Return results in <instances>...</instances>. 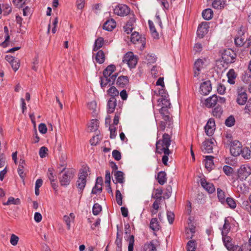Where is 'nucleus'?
Here are the masks:
<instances>
[{
	"mask_svg": "<svg viewBox=\"0 0 251 251\" xmlns=\"http://www.w3.org/2000/svg\"><path fill=\"white\" fill-rule=\"evenodd\" d=\"M158 245V242L156 240H152L149 243L144 245L145 251H156V247Z\"/></svg>",
	"mask_w": 251,
	"mask_h": 251,
	"instance_id": "obj_21",
	"label": "nucleus"
},
{
	"mask_svg": "<svg viewBox=\"0 0 251 251\" xmlns=\"http://www.w3.org/2000/svg\"><path fill=\"white\" fill-rule=\"evenodd\" d=\"M236 57V54L234 51L229 49L225 50L222 56L223 59L227 63L234 62Z\"/></svg>",
	"mask_w": 251,
	"mask_h": 251,
	"instance_id": "obj_11",
	"label": "nucleus"
},
{
	"mask_svg": "<svg viewBox=\"0 0 251 251\" xmlns=\"http://www.w3.org/2000/svg\"><path fill=\"white\" fill-rule=\"evenodd\" d=\"M101 211V206L98 203H95L93 206L92 212L94 215H98Z\"/></svg>",
	"mask_w": 251,
	"mask_h": 251,
	"instance_id": "obj_49",
	"label": "nucleus"
},
{
	"mask_svg": "<svg viewBox=\"0 0 251 251\" xmlns=\"http://www.w3.org/2000/svg\"><path fill=\"white\" fill-rule=\"evenodd\" d=\"M115 70V67L114 65H110L105 69L103 72L104 76H111L112 73Z\"/></svg>",
	"mask_w": 251,
	"mask_h": 251,
	"instance_id": "obj_32",
	"label": "nucleus"
},
{
	"mask_svg": "<svg viewBox=\"0 0 251 251\" xmlns=\"http://www.w3.org/2000/svg\"><path fill=\"white\" fill-rule=\"evenodd\" d=\"M104 40L102 37H99L95 42V44L93 48V51H97L103 45Z\"/></svg>",
	"mask_w": 251,
	"mask_h": 251,
	"instance_id": "obj_36",
	"label": "nucleus"
},
{
	"mask_svg": "<svg viewBox=\"0 0 251 251\" xmlns=\"http://www.w3.org/2000/svg\"><path fill=\"white\" fill-rule=\"evenodd\" d=\"M215 124L214 119H209L204 126L205 132L209 136H212L215 130Z\"/></svg>",
	"mask_w": 251,
	"mask_h": 251,
	"instance_id": "obj_15",
	"label": "nucleus"
},
{
	"mask_svg": "<svg viewBox=\"0 0 251 251\" xmlns=\"http://www.w3.org/2000/svg\"><path fill=\"white\" fill-rule=\"evenodd\" d=\"M104 54L102 50L98 51L95 57L96 61L99 64H102L104 62Z\"/></svg>",
	"mask_w": 251,
	"mask_h": 251,
	"instance_id": "obj_34",
	"label": "nucleus"
},
{
	"mask_svg": "<svg viewBox=\"0 0 251 251\" xmlns=\"http://www.w3.org/2000/svg\"><path fill=\"white\" fill-rule=\"evenodd\" d=\"M159 112L161 114L162 119L166 122L168 127H170L173 125L172 118L169 115V112L167 108L165 107H162L159 110Z\"/></svg>",
	"mask_w": 251,
	"mask_h": 251,
	"instance_id": "obj_13",
	"label": "nucleus"
},
{
	"mask_svg": "<svg viewBox=\"0 0 251 251\" xmlns=\"http://www.w3.org/2000/svg\"><path fill=\"white\" fill-rule=\"evenodd\" d=\"M20 203V200L19 199L17 198L15 199L14 198L10 197L8 198V201L3 202V204L4 205H8L10 204H19Z\"/></svg>",
	"mask_w": 251,
	"mask_h": 251,
	"instance_id": "obj_40",
	"label": "nucleus"
},
{
	"mask_svg": "<svg viewBox=\"0 0 251 251\" xmlns=\"http://www.w3.org/2000/svg\"><path fill=\"white\" fill-rule=\"evenodd\" d=\"M242 80L246 83L251 82V74L249 72H246L242 77Z\"/></svg>",
	"mask_w": 251,
	"mask_h": 251,
	"instance_id": "obj_50",
	"label": "nucleus"
},
{
	"mask_svg": "<svg viewBox=\"0 0 251 251\" xmlns=\"http://www.w3.org/2000/svg\"><path fill=\"white\" fill-rule=\"evenodd\" d=\"M205 59H198L195 61L194 67V75L195 77L200 78L201 70L205 66Z\"/></svg>",
	"mask_w": 251,
	"mask_h": 251,
	"instance_id": "obj_6",
	"label": "nucleus"
},
{
	"mask_svg": "<svg viewBox=\"0 0 251 251\" xmlns=\"http://www.w3.org/2000/svg\"><path fill=\"white\" fill-rule=\"evenodd\" d=\"M99 126V121L96 119H93L91 121L89 128L90 131L93 132L97 130Z\"/></svg>",
	"mask_w": 251,
	"mask_h": 251,
	"instance_id": "obj_38",
	"label": "nucleus"
},
{
	"mask_svg": "<svg viewBox=\"0 0 251 251\" xmlns=\"http://www.w3.org/2000/svg\"><path fill=\"white\" fill-rule=\"evenodd\" d=\"M130 12V9L125 4H119L114 9V13L120 16L128 15Z\"/></svg>",
	"mask_w": 251,
	"mask_h": 251,
	"instance_id": "obj_10",
	"label": "nucleus"
},
{
	"mask_svg": "<svg viewBox=\"0 0 251 251\" xmlns=\"http://www.w3.org/2000/svg\"><path fill=\"white\" fill-rule=\"evenodd\" d=\"M123 62L128 65L130 68H134L137 63V59L132 52H128L124 56Z\"/></svg>",
	"mask_w": 251,
	"mask_h": 251,
	"instance_id": "obj_4",
	"label": "nucleus"
},
{
	"mask_svg": "<svg viewBox=\"0 0 251 251\" xmlns=\"http://www.w3.org/2000/svg\"><path fill=\"white\" fill-rule=\"evenodd\" d=\"M242 151V145L239 141L234 140L231 142L230 151L233 156H238Z\"/></svg>",
	"mask_w": 251,
	"mask_h": 251,
	"instance_id": "obj_5",
	"label": "nucleus"
},
{
	"mask_svg": "<svg viewBox=\"0 0 251 251\" xmlns=\"http://www.w3.org/2000/svg\"><path fill=\"white\" fill-rule=\"evenodd\" d=\"M129 83L128 77L127 76L121 75L119 76L117 80L116 84L121 88L126 87Z\"/></svg>",
	"mask_w": 251,
	"mask_h": 251,
	"instance_id": "obj_22",
	"label": "nucleus"
},
{
	"mask_svg": "<svg viewBox=\"0 0 251 251\" xmlns=\"http://www.w3.org/2000/svg\"><path fill=\"white\" fill-rule=\"evenodd\" d=\"M209 28L208 25L206 22H203L198 26L197 30V35L200 38L203 37L205 34L208 32V28Z\"/></svg>",
	"mask_w": 251,
	"mask_h": 251,
	"instance_id": "obj_17",
	"label": "nucleus"
},
{
	"mask_svg": "<svg viewBox=\"0 0 251 251\" xmlns=\"http://www.w3.org/2000/svg\"><path fill=\"white\" fill-rule=\"evenodd\" d=\"M163 153H164V155L162 156V163L165 165H167V162L168 161V155L171 153L170 151H163Z\"/></svg>",
	"mask_w": 251,
	"mask_h": 251,
	"instance_id": "obj_54",
	"label": "nucleus"
},
{
	"mask_svg": "<svg viewBox=\"0 0 251 251\" xmlns=\"http://www.w3.org/2000/svg\"><path fill=\"white\" fill-rule=\"evenodd\" d=\"M75 171L73 169H67L64 167L59 174V182L62 186L66 187L70 183L73 178Z\"/></svg>",
	"mask_w": 251,
	"mask_h": 251,
	"instance_id": "obj_1",
	"label": "nucleus"
},
{
	"mask_svg": "<svg viewBox=\"0 0 251 251\" xmlns=\"http://www.w3.org/2000/svg\"><path fill=\"white\" fill-rule=\"evenodd\" d=\"M113 157L117 161L120 160L121 159V153L118 150H115L113 151L112 153Z\"/></svg>",
	"mask_w": 251,
	"mask_h": 251,
	"instance_id": "obj_58",
	"label": "nucleus"
},
{
	"mask_svg": "<svg viewBox=\"0 0 251 251\" xmlns=\"http://www.w3.org/2000/svg\"><path fill=\"white\" fill-rule=\"evenodd\" d=\"M223 241L225 247L228 251L231 250L232 248L233 247L232 244V239L230 237L227 236L226 235L223 236Z\"/></svg>",
	"mask_w": 251,
	"mask_h": 251,
	"instance_id": "obj_27",
	"label": "nucleus"
},
{
	"mask_svg": "<svg viewBox=\"0 0 251 251\" xmlns=\"http://www.w3.org/2000/svg\"><path fill=\"white\" fill-rule=\"evenodd\" d=\"M89 168L85 167L81 169L78 174V178L76 182V186L78 189V192L82 195L83 190L86 184V178L88 176Z\"/></svg>",
	"mask_w": 251,
	"mask_h": 251,
	"instance_id": "obj_3",
	"label": "nucleus"
},
{
	"mask_svg": "<svg viewBox=\"0 0 251 251\" xmlns=\"http://www.w3.org/2000/svg\"><path fill=\"white\" fill-rule=\"evenodd\" d=\"M19 237L16 235L12 234L10 237V242L13 246H16L18 242Z\"/></svg>",
	"mask_w": 251,
	"mask_h": 251,
	"instance_id": "obj_56",
	"label": "nucleus"
},
{
	"mask_svg": "<svg viewBox=\"0 0 251 251\" xmlns=\"http://www.w3.org/2000/svg\"><path fill=\"white\" fill-rule=\"evenodd\" d=\"M164 97H166V96H164ZM158 101H160L161 102L162 107H166V108H170L171 103L170 102V101L169 100L167 99V98H160L158 100Z\"/></svg>",
	"mask_w": 251,
	"mask_h": 251,
	"instance_id": "obj_48",
	"label": "nucleus"
},
{
	"mask_svg": "<svg viewBox=\"0 0 251 251\" xmlns=\"http://www.w3.org/2000/svg\"><path fill=\"white\" fill-rule=\"evenodd\" d=\"M213 15V11L210 8L204 10L202 13V17L206 20H210L212 18Z\"/></svg>",
	"mask_w": 251,
	"mask_h": 251,
	"instance_id": "obj_35",
	"label": "nucleus"
},
{
	"mask_svg": "<svg viewBox=\"0 0 251 251\" xmlns=\"http://www.w3.org/2000/svg\"><path fill=\"white\" fill-rule=\"evenodd\" d=\"M39 131L42 134H45L47 131V128L45 124H40L38 127Z\"/></svg>",
	"mask_w": 251,
	"mask_h": 251,
	"instance_id": "obj_63",
	"label": "nucleus"
},
{
	"mask_svg": "<svg viewBox=\"0 0 251 251\" xmlns=\"http://www.w3.org/2000/svg\"><path fill=\"white\" fill-rule=\"evenodd\" d=\"M116 25V22L113 19L107 20L104 23L103 28L107 31H111Z\"/></svg>",
	"mask_w": 251,
	"mask_h": 251,
	"instance_id": "obj_26",
	"label": "nucleus"
},
{
	"mask_svg": "<svg viewBox=\"0 0 251 251\" xmlns=\"http://www.w3.org/2000/svg\"><path fill=\"white\" fill-rule=\"evenodd\" d=\"M213 156L207 155L205 157V167L209 171H211L214 167Z\"/></svg>",
	"mask_w": 251,
	"mask_h": 251,
	"instance_id": "obj_25",
	"label": "nucleus"
},
{
	"mask_svg": "<svg viewBox=\"0 0 251 251\" xmlns=\"http://www.w3.org/2000/svg\"><path fill=\"white\" fill-rule=\"evenodd\" d=\"M230 229V224L227 218L225 219V223L222 230V236L226 235Z\"/></svg>",
	"mask_w": 251,
	"mask_h": 251,
	"instance_id": "obj_30",
	"label": "nucleus"
},
{
	"mask_svg": "<svg viewBox=\"0 0 251 251\" xmlns=\"http://www.w3.org/2000/svg\"><path fill=\"white\" fill-rule=\"evenodd\" d=\"M228 80L227 82L230 84H234L235 83V80L237 75L232 69H230L226 74Z\"/></svg>",
	"mask_w": 251,
	"mask_h": 251,
	"instance_id": "obj_24",
	"label": "nucleus"
},
{
	"mask_svg": "<svg viewBox=\"0 0 251 251\" xmlns=\"http://www.w3.org/2000/svg\"><path fill=\"white\" fill-rule=\"evenodd\" d=\"M218 101V97L213 95L205 100L204 104L207 107L214 106Z\"/></svg>",
	"mask_w": 251,
	"mask_h": 251,
	"instance_id": "obj_23",
	"label": "nucleus"
},
{
	"mask_svg": "<svg viewBox=\"0 0 251 251\" xmlns=\"http://www.w3.org/2000/svg\"><path fill=\"white\" fill-rule=\"evenodd\" d=\"M214 140L210 139L204 141L201 146V150L204 153H211L212 151Z\"/></svg>",
	"mask_w": 251,
	"mask_h": 251,
	"instance_id": "obj_14",
	"label": "nucleus"
},
{
	"mask_svg": "<svg viewBox=\"0 0 251 251\" xmlns=\"http://www.w3.org/2000/svg\"><path fill=\"white\" fill-rule=\"evenodd\" d=\"M11 65L13 70L17 71L20 67V61L18 59L16 58L11 63Z\"/></svg>",
	"mask_w": 251,
	"mask_h": 251,
	"instance_id": "obj_52",
	"label": "nucleus"
},
{
	"mask_svg": "<svg viewBox=\"0 0 251 251\" xmlns=\"http://www.w3.org/2000/svg\"><path fill=\"white\" fill-rule=\"evenodd\" d=\"M226 0H214L212 3V7L215 9H221L224 7Z\"/></svg>",
	"mask_w": 251,
	"mask_h": 251,
	"instance_id": "obj_29",
	"label": "nucleus"
},
{
	"mask_svg": "<svg viewBox=\"0 0 251 251\" xmlns=\"http://www.w3.org/2000/svg\"><path fill=\"white\" fill-rule=\"evenodd\" d=\"M114 176L117 182L121 183L122 184V187H123V184L125 181L124 173L121 171H117L115 172Z\"/></svg>",
	"mask_w": 251,
	"mask_h": 251,
	"instance_id": "obj_33",
	"label": "nucleus"
},
{
	"mask_svg": "<svg viewBox=\"0 0 251 251\" xmlns=\"http://www.w3.org/2000/svg\"><path fill=\"white\" fill-rule=\"evenodd\" d=\"M171 137L167 133H164L161 139L156 142V152L158 154L163 153V151H169V147L171 145Z\"/></svg>",
	"mask_w": 251,
	"mask_h": 251,
	"instance_id": "obj_2",
	"label": "nucleus"
},
{
	"mask_svg": "<svg viewBox=\"0 0 251 251\" xmlns=\"http://www.w3.org/2000/svg\"><path fill=\"white\" fill-rule=\"evenodd\" d=\"M196 249V243L195 240L189 241L187 244V251H195Z\"/></svg>",
	"mask_w": 251,
	"mask_h": 251,
	"instance_id": "obj_43",
	"label": "nucleus"
},
{
	"mask_svg": "<svg viewBox=\"0 0 251 251\" xmlns=\"http://www.w3.org/2000/svg\"><path fill=\"white\" fill-rule=\"evenodd\" d=\"M212 87L210 81L203 82L200 86V91L201 94L203 95H208L211 91Z\"/></svg>",
	"mask_w": 251,
	"mask_h": 251,
	"instance_id": "obj_18",
	"label": "nucleus"
},
{
	"mask_svg": "<svg viewBox=\"0 0 251 251\" xmlns=\"http://www.w3.org/2000/svg\"><path fill=\"white\" fill-rule=\"evenodd\" d=\"M148 24L152 36L155 39H158L159 38V35L156 30L153 22L149 20L148 21Z\"/></svg>",
	"mask_w": 251,
	"mask_h": 251,
	"instance_id": "obj_31",
	"label": "nucleus"
},
{
	"mask_svg": "<svg viewBox=\"0 0 251 251\" xmlns=\"http://www.w3.org/2000/svg\"><path fill=\"white\" fill-rule=\"evenodd\" d=\"M250 167L242 165L238 171V178L242 181L245 180L251 175Z\"/></svg>",
	"mask_w": 251,
	"mask_h": 251,
	"instance_id": "obj_8",
	"label": "nucleus"
},
{
	"mask_svg": "<svg viewBox=\"0 0 251 251\" xmlns=\"http://www.w3.org/2000/svg\"><path fill=\"white\" fill-rule=\"evenodd\" d=\"M225 202L232 209H234L236 207V203L235 200L232 198H226L225 200Z\"/></svg>",
	"mask_w": 251,
	"mask_h": 251,
	"instance_id": "obj_41",
	"label": "nucleus"
},
{
	"mask_svg": "<svg viewBox=\"0 0 251 251\" xmlns=\"http://www.w3.org/2000/svg\"><path fill=\"white\" fill-rule=\"evenodd\" d=\"M238 34L239 36L236 37L234 39L235 44L237 46L242 47L246 44L245 39L247 34L242 31H239Z\"/></svg>",
	"mask_w": 251,
	"mask_h": 251,
	"instance_id": "obj_19",
	"label": "nucleus"
},
{
	"mask_svg": "<svg viewBox=\"0 0 251 251\" xmlns=\"http://www.w3.org/2000/svg\"><path fill=\"white\" fill-rule=\"evenodd\" d=\"M100 142V139L99 135H97L96 136H93V137L90 140V143L92 146H96Z\"/></svg>",
	"mask_w": 251,
	"mask_h": 251,
	"instance_id": "obj_62",
	"label": "nucleus"
},
{
	"mask_svg": "<svg viewBox=\"0 0 251 251\" xmlns=\"http://www.w3.org/2000/svg\"><path fill=\"white\" fill-rule=\"evenodd\" d=\"M167 219L169 221V223L170 224H173L174 221L175 215L174 213L171 211H167Z\"/></svg>",
	"mask_w": 251,
	"mask_h": 251,
	"instance_id": "obj_60",
	"label": "nucleus"
},
{
	"mask_svg": "<svg viewBox=\"0 0 251 251\" xmlns=\"http://www.w3.org/2000/svg\"><path fill=\"white\" fill-rule=\"evenodd\" d=\"M223 171L227 176H230L233 172V168L229 166L225 165L223 167Z\"/></svg>",
	"mask_w": 251,
	"mask_h": 251,
	"instance_id": "obj_55",
	"label": "nucleus"
},
{
	"mask_svg": "<svg viewBox=\"0 0 251 251\" xmlns=\"http://www.w3.org/2000/svg\"><path fill=\"white\" fill-rule=\"evenodd\" d=\"M102 191V186L100 185H98V184H95V186L93 187L92 193L94 194H97V193H100Z\"/></svg>",
	"mask_w": 251,
	"mask_h": 251,
	"instance_id": "obj_59",
	"label": "nucleus"
},
{
	"mask_svg": "<svg viewBox=\"0 0 251 251\" xmlns=\"http://www.w3.org/2000/svg\"><path fill=\"white\" fill-rule=\"evenodd\" d=\"M201 186L209 194L213 193L215 188L214 185L206 181L205 178H202L200 180Z\"/></svg>",
	"mask_w": 251,
	"mask_h": 251,
	"instance_id": "obj_16",
	"label": "nucleus"
},
{
	"mask_svg": "<svg viewBox=\"0 0 251 251\" xmlns=\"http://www.w3.org/2000/svg\"><path fill=\"white\" fill-rule=\"evenodd\" d=\"M131 41L134 44H141V47L144 48L146 42L145 38L142 37L137 32H133L131 35Z\"/></svg>",
	"mask_w": 251,
	"mask_h": 251,
	"instance_id": "obj_12",
	"label": "nucleus"
},
{
	"mask_svg": "<svg viewBox=\"0 0 251 251\" xmlns=\"http://www.w3.org/2000/svg\"><path fill=\"white\" fill-rule=\"evenodd\" d=\"M3 11L4 15L9 14L12 11L11 6L8 4H4L3 5Z\"/></svg>",
	"mask_w": 251,
	"mask_h": 251,
	"instance_id": "obj_53",
	"label": "nucleus"
},
{
	"mask_svg": "<svg viewBox=\"0 0 251 251\" xmlns=\"http://www.w3.org/2000/svg\"><path fill=\"white\" fill-rule=\"evenodd\" d=\"M88 106L89 109L93 110V112H95L97 107V104L95 101H92L88 103Z\"/></svg>",
	"mask_w": 251,
	"mask_h": 251,
	"instance_id": "obj_61",
	"label": "nucleus"
},
{
	"mask_svg": "<svg viewBox=\"0 0 251 251\" xmlns=\"http://www.w3.org/2000/svg\"><path fill=\"white\" fill-rule=\"evenodd\" d=\"M134 244V237L132 235L130 236L129 240V245L128 247V251H133Z\"/></svg>",
	"mask_w": 251,
	"mask_h": 251,
	"instance_id": "obj_57",
	"label": "nucleus"
},
{
	"mask_svg": "<svg viewBox=\"0 0 251 251\" xmlns=\"http://www.w3.org/2000/svg\"><path fill=\"white\" fill-rule=\"evenodd\" d=\"M162 194V190L161 189H156L155 190V194L152 196V198L156 199V200L161 201L162 200L161 195Z\"/></svg>",
	"mask_w": 251,
	"mask_h": 251,
	"instance_id": "obj_51",
	"label": "nucleus"
},
{
	"mask_svg": "<svg viewBox=\"0 0 251 251\" xmlns=\"http://www.w3.org/2000/svg\"><path fill=\"white\" fill-rule=\"evenodd\" d=\"M122 199L123 196L120 191L117 189L116 191V200L118 205H122L123 204Z\"/></svg>",
	"mask_w": 251,
	"mask_h": 251,
	"instance_id": "obj_47",
	"label": "nucleus"
},
{
	"mask_svg": "<svg viewBox=\"0 0 251 251\" xmlns=\"http://www.w3.org/2000/svg\"><path fill=\"white\" fill-rule=\"evenodd\" d=\"M117 76V74H113L111 75V76H104L103 75L102 76L100 77V84L101 88H104L107 86V85L110 86L112 85Z\"/></svg>",
	"mask_w": 251,
	"mask_h": 251,
	"instance_id": "obj_7",
	"label": "nucleus"
},
{
	"mask_svg": "<svg viewBox=\"0 0 251 251\" xmlns=\"http://www.w3.org/2000/svg\"><path fill=\"white\" fill-rule=\"evenodd\" d=\"M48 178L50 180L52 188L55 191H57L58 185L56 175L53 168H50L48 169Z\"/></svg>",
	"mask_w": 251,
	"mask_h": 251,
	"instance_id": "obj_9",
	"label": "nucleus"
},
{
	"mask_svg": "<svg viewBox=\"0 0 251 251\" xmlns=\"http://www.w3.org/2000/svg\"><path fill=\"white\" fill-rule=\"evenodd\" d=\"M223 113V110L220 106H216L212 111L213 115L217 118H220Z\"/></svg>",
	"mask_w": 251,
	"mask_h": 251,
	"instance_id": "obj_42",
	"label": "nucleus"
},
{
	"mask_svg": "<svg viewBox=\"0 0 251 251\" xmlns=\"http://www.w3.org/2000/svg\"><path fill=\"white\" fill-rule=\"evenodd\" d=\"M150 228L154 231H157L159 229L160 226L157 218L151 219L150 223Z\"/></svg>",
	"mask_w": 251,
	"mask_h": 251,
	"instance_id": "obj_37",
	"label": "nucleus"
},
{
	"mask_svg": "<svg viewBox=\"0 0 251 251\" xmlns=\"http://www.w3.org/2000/svg\"><path fill=\"white\" fill-rule=\"evenodd\" d=\"M235 122L234 117L231 115L225 121V125L228 127H231L234 125Z\"/></svg>",
	"mask_w": 251,
	"mask_h": 251,
	"instance_id": "obj_46",
	"label": "nucleus"
},
{
	"mask_svg": "<svg viewBox=\"0 0 251 251\" xmlns=\"http://www.w3.org/2000/svg\"><path fill=\"white\" fill-rule=\"evenodd\" d=\"M107 93L111 97H114L115 96H118L119 95V91L115 87H111L107 90Z\"/></svg>",
	"mask_w": 251,
	"mask_h": 251,
	"instance_id": "obj_44",
	"label": "nucleus"
},
{
	"mask_svg": "<svg viewBox=\"0 0 251 251\" xmlns=\"http://www.w3.org/2000/svg\"><path fill=\"white\" fill-rule=\"evenodd\" d=\"M217 195L219 201L222 203H225L226 194L221 189H217Z\"/></svg>",
	"mask_w": 251,
	"mask_h": 251,
	"instance_id": "obj_39",
	"label": "nucleus"
},
{
	"mask_svg": "<svg viewBox=\"0 0 251 251\" xmlns=\"http://www.w3.org/2000/svg\"><path fill=\"white\" fill-rule=\"evenodd\" d=\"M157 180L159 184L162 185L167 181L166 174L164 171H160L157 174Z\"/></svg>",
	"mask_w": 251,
	"mask_h": 251,
	"instance_id": "obj_28",
	"label": "nucleus"
},
{
	"mask_svg": "<svg viewBox=\"0 0 251 251\" xmlns=\"http://www.w3.org/2000/svg\"><path fill=\"white\" fill-rule=\"evenodd\" d=\"M117 105V100L114 97H111L108 100L107 103V112L110 114L114 111Z\"/></svg>",
	"mask_w": 251,
	"mask_h": 251,
	"instance_id": "obj_20",
	"label": "nucleus"
},
{
	"mask_svg": "<svg viewBox=\"0 0 251 251\" xmlns=\"http://www.w3.org/2000/svg\"><path fill=\"white\" fill-rule=\"evenodd\" d=\"M242 207L248 210L251 213V205H250L248 201H243Z\"/></svg>",
	"mask_w": 251,
	"mask_h": 251,
	"instance_id": "obj_64",
	"label": "nucleus"
},
{
	"mask_svg": "<svg viewBox=\"0 0 251 251\" xmlns=\"http://www.w3.org/2000/svg\"><path fill=\"white\" fill-rule=\"evenodd\" d=\"M247 95L237 96V102L240 105H244L247 100Z\"/></svg>",
	"mask_w": 251,
	"mask_h": 251,
	"instance_id": "obj_45",
	"label": "nucleus"
}]
</instances>
